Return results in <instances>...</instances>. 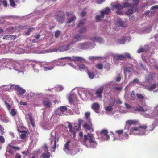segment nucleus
<instances>
[{
  "mask_svg": "<svg viewBox=\"0 0 158 158\" xmlns=\"http://www.w3.org/2000/svg\"><path fill=\"white\" fill-rule=\"evenodd\" d=\"M136 122L134 120H128L126 122V126L124 130H127V133L129 132L130 134L136 135H143L148 134L149 131L146 130L147 126L144 125L139 127H131V125L135 124Z\"/></svg>",
  "mask_w": 158,
  "mask_h": 158,
  "instance_id": "f257e3e1",
  "label": "nucleus"
},
{
  "mask_svg": "<svg viewBox=\"0 0 158 158\" xmlns=\"http://www.w3.org/2000/svg\"><path fill=\"white\" fill-rule=\"evenodd\" d=\"M79 135L81 143L87 148H94L97 146V143L93 134H88L83 136V133L80 132Z\"/></svg>",
  "mask_w": 158,
  "mask_h": 158,
  "instance_id": "f03ea898",
  "label": "nucleus"
},
{
  "mask_svg": "<svg viewBox=\"0 0 158 158\" xmlns=\"http://www.w3.org/2000/svg\"><path fill=\"white\" fill-rule=\"evenodd\" d=\"M71 61H79L80 62H85V60L84 58L79 57L72 56L71 57H61L57 60H55L52 61L53 65L55 66H64L65 65V62Z\"/></svg>",
  "mask_w": 158,
  "mask_h": 158,
  "instance_id": "7ed1b4c3",
  "label": "nucleus"
},
{
  "mask_svg": "<svg viewBox=\"0 0 158 158\" xmlns=\"http://www.w3.org/2000/svg\"><path fill=\"white\" fill-rule=\"evenodd\" d=\"M32 62L27 60H22L12 62V68L9 67L10 70L13 69L18 73L23 72L25 66L27 65H31Z\"/></svg>",
  "mask_w": 158,
  "mask_h": 158,
  "instance_id": "20e7f679",
  "label": "nucleus"
},
{
  "mask_svg": "<svg viewBox=\"0 0 158 158\" xmlns=\"http://www.w3.org/2000/svg\"><path fill=\"white\" fill-rule=\"evenodd\" d=\"M32 67L34 71L37 72L39 70L37 69L36 68L40 66L41 67L43 68V70L44 71H48L54 69V65H53L52 62H47L46 61L41 62H32L31 63Z\"/></svg>",
  "mask_w": 158,
  "mask_h": 158,
  "instance_id": "39448f33",
  "label": "nucleus"
},
{
  "mask_svg": "<svg viewBox=\"0 0 158 158\" xmlns=\"http://www.w3.org/2000/svg\"><path fill=\"white\" fill-rule=\"evenodd\" d=\"M110 132L113 135L114 141L125 140L128 138V135L126 131L122 135L123 132L122 130L116 131L115 134H113L112 132Z\"/></svg>",
  "mask_w": 158,
  "mask_h": 158,
  "instance_id": "423d86ee",
  "label": "nucleus"
},
{
  "mask_svg": "<svg viewBox=\"0 0 158 158\" xmlns=\"http://www.w3.org/2000/svg\"><path fill=\"white\" fill-rule=\"evenodd\" d=\"M51 147L52 148L51 151L54 152L55 151V149L56 147L58 146L57 143L59 141V138L57 135L55 131H52L51 134V137L50 138Z\"/></svg>",
  "mask_w": 158,
  "mask_h": 158,
  "instance_id": "0eeeda50",
  "label": "nucleus"
},
{
  "mask_svg": "<svg viewBox=\"0 0 158 158\" xmlns=\"http://www.w3.org/2000/svg\"><path fill=\"white\" fill-rule=\"evenodd\" d=\"M135 110L142 112L144 117L146 118H150L151 117V113H149V109L145 105H143V106H139L135 108Z\"/></svg>",
  "mask_w": 158,
  "mask_h": 158,
  "instance_id": "6e6552de",
  "label": "nucleus"
},
{
  "mask_svg": "<svg viewBox=\"0 0 158 158\" xmlns=\"http://www.w3.org/2000/svg\"><path fill=\"white\" fill-rule=\"evenodd\" d=\"M83 120L81 119H79L78 120V126H75L73 129L72 128V125L71 123H69L68 125V127L70 132L73 135V137L75 136V134L76 131L80 129L81 126L83 123Z\"/></svg>",
  "mask_w": 158,
  "mask_h": 158,
  "instance_id": "1a4fd4ad",
  "label": "nucleus"
},
{
  "mask_svg": "<svg viewBox=\"0 0 158 158\" xmlns=\"http://www.w3.org/2000/svg\"><path fill=\"white\" fill-rule=\"evenodd\" d=\"M95 44L93 42H84L78 44L77 47L78 48L81 49L86 50L89 48H92L95 46Z\"/></svg>",
  "mask_w": 158,
  "mask_h": 158,
  "instance_id": "9d476101",
  "label": "nucleus"
},
{
  "mask_svg": "<svg viewBox=\"0 0 158 158\" xmlns=\"http://www.w3.org/2000/svg\"><path fill=\"white\" fill-rule=\"evenodd\" d=\"M19 86L11 84L8 85H4L0 87V90L3 91H10L15 90L16 91Z\"/></svg>",
  "mask_w": 158,
  "mask_h": 158,
  "instance_id": "9b49d317",
  "label": "nucleus"
},
{
  "mask_svg": "<svg viewBox=\"0 0 158 158\" xmlns=\"http://www.w3.org/2000/svg\"><path fill=\"white\" fill-rule=\"evenodd\" d=\"M55 16L56 20L60 23H62L65 19L64 13L61 11L56 12Z\"/></svg>",
  "mask_w": 158,
  "mask_h": 158,
  "instance_id": "f8f14e48",
  "label": "nucleus"
},
{
  "mask_svg": "<svg viewBox=\"0 0 158 158\" xmlns=\"http://www.w3.org/2000/svg\"><path fill=\"white\" fill-rule=\"evenodd\" d=\"M82 95L86 96L87 99L92 100L96 98V97L94 94L93 91L91 89L85 90V94H83Z\"/></svg>",
  "mask_w": 158,
  "mask_h": 158,
  "instance_id": "ddd939ff",
  "label": "nucleus"
},
{
  "mask_svg": "<svg viewBox=\"0 0 158 158\" xmlns=\"http://www.w3.org/2000/svg\"><path fill=\"white\" fill-rule=\"evenodd\" d=\"M19 149L18 147L13 146L11 144H9L7 148L6 155L9 154L12 155L14 153L16 150Z\"/></svg>",
  "mask_w": 158,
  "mask_h": 158,
  "instance_id": "4468645a",
  "label": "nucleus"
},
{
  "mask_svg": "<svg viewBox=\"0 0 158 158\" xmlns=\"http://www.w3.org/2000/svg\"><path fill=\"white\" fill-rule=\"evenodd\" d=\"M85 36L83 35L79 34H77L74 35L73 37V40L70 42V44L72 45L74 44L76 42L81 41L84 39Z\"/></svg>",
  "mask_w": 158,
  "mask_h": 158,
  "instance_id": "2eb2a0df",
  "label": "nucleus"
},
{
  "mask_svg": "<svg viewBox=\"0 0 158 158\" xmlns=\"http://www.w3.org/2000/svg\"><path fill=\"white\" fill-rule=\"evenodd\" d=\"M129 0H128L127 2H129ZM123 6L120 4L112 5L111 8H112L113 10L114 9V8L118 10H121L123 8H126L130 5L128 2L123 3Z\"/></svg>",
  "mask_w": 158,
  "mask_h": 158,
  "instance_id": "dca6fc26",
  "label": "nucleus"
},
{
  "mask_svg": "<svg viewBox=\"0 0 158 158\" xmlns=\"http://www.w3.org/2000/svg\"><path fill=\"white\" fill-rule=\"evenodd\" d=\"M5 103L6 108L9 111L11 115L12 116H14L16 115L17 111L16 109L13 108L11 110V106L9 104L7 103V101H5Z\"/></svg>",
  "mask_w": 158,
  "mask_h": 158,
  "instance_id": "f3484780",
  "label": "nucleus"
},
{
  "mask_svg": "<svg viewBox=\"0 0 158 158\" xmlns=\"http://www.w3.org/2000/svg\"><path fill=\"white\" fill-rule=\"evenodd\" d=\"M115 84L113 81H110L106 83L104 85L106 86H109L110 88L112 87L113 89L114 90L120 91L122 89V88L121 87L115 86Z\"/></svg>",
  "mask_w": 158,
  "mask_h": 158,
  "instance_id": "a211bd4d",
  "label": "nucleus"
},
{
  "mask_svg": "<svg viewBox=\"0 0 158 158\" xmlns=\"http://www.w3.org/2000/svg\"><path fill=\"white\" fill-rule=\"evenodd\" d=\"M72 46V44H70V43L67 45H64L59 47L58 49H55L54 51L56 52H61L65 51L68 50L69 48V47Z\"/></svg>",
  "mask_w": 158,
  "mask_h": 158,
  "instance_id": "6ab92c4d",
  "label": "nucleus"
},
{
  "mask_svg": "<svg viewBox=\"0 0 158 158\" xmlns=\"http://www.w3.org/2000/svg\"><path fill=\"white\" fill-rule=\"evenodd\" d=\"M104 90V87H101L98 89L94 93L96 98H101L102 97V92Z\"/></svg>",
  "mask_w": 158,
  "mask_h": 158,
  "instance_id": "aec40b11",
  "label": "nucleus"
},
{
  "mask_svg": "<svg viewBox=\"0 0 158 158\" xmlns=\"http://www.w3.org/2000/svg\"><path fill=\"white\" fill-rule=\"evenodd\" d=\"M110 99L111 101L109 102V104L110 106H108L105 108V110L107 112H110L112 111L113 108L112 106H113L115 103V99L114 97H111Z\"/></svg>",
  "mask_w": 158,
  "mask_h": 158,
  "instance_id": "412c9836",
  "label": "nucleus"
},
{
  "mask_svg": "<svg viewBox=\"0 0 158 158\" xmlns=\"http://www.w3.org/2000/svg\"><path fill=\"white\" fill-rule=\"evenodd\" d=\"M108 132L107 130H103L101 133L102 139L104 140H108L110 139V136L108 134Z\"/></svg>",
  "mask_w": 158,
  "mask_h": 158,
  "instance_id": "4be33fe9",
  "label": "nucleus"
},
{
  "mask_svg": "<svg viewBox=\"0 0 158 158\" xmlns=\"http://www.w3.org/2000/svg\"><path fill=\"white\" fill-rule=\"evenodd\" d=\"M129 5H130V6L127 7L129 9L126 12V14L127 15L132 13L133 11H136L138 9L136 5L131 6V4L130 3Z\"/></svg>",
  "mask_w": 158,
  "mask_h": 158,
  "instance_id": "5701e85b",
  "label": "nucleus"
},
{
  "mask_svg": "<svg viewBox=\"0 0 158 158\" xmlns=\"http://www.w3.org/2000/svg\"><path fill=\"white\" fill-rule=\"evenodd\" d=\"M71 142V140H69L64 145V151L67 154H69L71 151V149L69 146V143Z\"/></svg>",
  "mask_w": 158,
  "mask_h": 158,
  "instance_id": "b1692460",
  "label": "nucleus"
},
{
  "mask_svg": "<svg viewBox=\"0 0 158 158\" xmlns=\"http://www.w3.org/2000/svg\"><path fill=\"white\" fill-rule=\"evenodd\" d=\"M131 39V38L129 36L124 37L119 39L118 40V43L121 44H123L126 41L129 42Z\"/></svg>",
  "mask_w": 158,
  "mask_h": 158,
  "instance_id": "393cba45",
  "label": "nucleus"
},
{
  "mask_svg": "<svg viewBox=\"0 0 158 158\" xmlns=\"http://www.w3.org/2000/svg\"><path fill=\"white\" fill-rule=\"evenodd\" d=\"M12 60L10 59L3 58L0 60V63H2L3 66H5L4 65L5 64L9 65L12 64Z\"/></svg>",
  "mask_w": 158,
  "mask_h": 158,
  "instance_id": "a878e982",
  "label": "nucleus"
},
{
  "mask_svg": "<svg viewBox=\"0 0 158 158\" xmlns=\"http://www.w3.org/2000/svg\"><path fill=\"white\" fill-rule=\"evenodd\" d=\"M68 99L69 103H73L76 99V95L75 93L73 92L72 91L71 92Z\"/></svg>",
  "mask_w": 158,
  "mask_h": 158,
  "instance_id": "bb28decb",
  "label": "nucleus"
},
{
  "mask_svg": "<svg viewBox=\"0 0 158 158\" xmlns=\"http://www.w3.org/2000/svg\"><path fill=\"white\" fill-rule=\"evenodd\" d=\"M15 52L18 54H21L25 53H28V51L25 50V49H23L20 47H17L15 49Z\"/></svg>",
  "mask_w": 158,
  "mask_h": 158,
  "instance_id": "cd10ccee",
  "label": "nucleus"
},
{
  "mask_svg": "<svg viewBox=\"0 0 158 158\" xmlns=\"http://www.w3.org/2000/svg\"><path fill=\"white\" fill-rule=\"evenodd\" d=\"M155 75V73H150L147 77H145V79L147 81V82L150 83L153 80V77Z\"/></svg>",
  "mask_w": 158,
  "mask_h": 158,
  "instance_id": "c85d7f7f",
  "label": "nucleus"
},
{
  "mask_svg": "<svg viewBox=\"0 0 158 158\" xmlns=\"http://www.w3.org/2000/svg\"><path fill=\"white\" fill-rule=\"evenodd\" d=\"M0 51L2 53L5 54L7 52L6 48V44H0Z\"/></svg>",
  "mask_w": 158,
  "mask_h": 158,
  "instance_id": "c756f323",
  "label": "nucleus"
},
{
  "mask_svg": "<svg viewBox=\"0 0 158 158\" xmlns=\"http://www.w3.org/2000/svg\"><path fill=\"white\" fill-rule=\"evenodd\" d=\"M91 40L94 42H97L100 43H103L104 42V40L103 38L98 37H92L91 38Z\"/></svg>",
  "mask_w": 158,
  "mask_h": 158,
  "instance_id": "7c9ffc66",
  "label": "nucleus"
},
{
  "mask_svg": "<svg viewBox=\"0 0 158 158\" xmlns=\"http://www.w3.org/2000/svg\"><path fill=\"white\" fill-rule=\"evenodd\" d=\"M110 10V8H106L101 11V18H103L105 15H107L109 14Z\"/></svg>",
  "mask_w": 158,
  "mask_h": 158,
  "instance_id": "2f4dec72",
  "label": "nucleus"
},
{
  "mask_svg": "<svg viewBox=\"0 0 158 158\" xmlns=\"http://www.w3.org/2000/svg\"><path fill=\"white\" fill-rule=\"evenodd\" d=\"M99 107V105L96 103H94L92 106V108L97 113H99L100 111L98 110Z\"/></svg>",
  "mask_w": 158,
  "mask_h": 158,
  "instance_id": "473e14b6",
  "label": "nucleus"
},
{
  "mask_svg": "<svg viewBox=\"0 0 158 158\" xmlns=\"http://www.w3.org/2000/svg\"><path fill=\"white\" fill-rule=\"evenodd\" d=\"M148 50V45H145L143 48L142 47H140L137 50V52L138 53H140L142 52H147Z\"/></svg>",
  "mask_w": 158,
  "mask_h": 158,
  "instance_id": "72a5a7b5",
  "label": "nucleus"
},
{
  "mask_svg": "<svg viewBox=\"0 0 158 158\" xmlns=\"http://www.w3.org/2000/svg\"><path fill=\"white\" fill-rule=\"evenodd\" d=\"M79 70L81 71H85L86 72H88V69L87 67L83 64H80L78 65Z\"/></svg>",
  "mask_w": 158,
  "mask_h": 158,
  "instance_id": "f704fd0d",
  "label": "nucleus"
},
{
  "mask_svg": "<svg viewBox=\"0 0 158 158\" xmlns=\"http://www.w3.org/2000/svg\"><path fill=\"white\" fill-rule=\"evenodd\" d=\"M124 23L122 20L120 19H118L115 23V25L116 26L119 27H123L124 26Z\"/></svg>",
  "mask_w": 158,
  "mask_h": 158,
  "instance_id": "c9c22d12",
  "label": "nucleus"
},
{
  "mask_svg": "<svg viewBox=\"0 0 158 158\" xmlns=\"http://www.w3.org/2000/svg\"><path fill=\"white\" fill-rule=\"evenodd\" d=\"M32 115V114L31 113H29L27 114V116H28L32 126L34 127L35 126V121L34 119L33 118Z\"/></svg>",
  "mask_w": 158,
  "mask_h": 158,
  "instance_id": "e433bc0d",
  "label": "nucleus"
},
{
  "mask_svg": "<svg viewBox=\"0 0 158 158\" xmlns=\"http://www.w3.org/2000/svg\"><path fill=\"white\" fill-rule=\"evenodd\" d=\"M113 56L114 59L116 60L124 59L125 57L123 55H119L118 54H115L113 55Z\"/></svg>",
  "mask_w": 158,
  "mask_h": 158,
  "instance_id": "4c0bfd02",
  "label": "nucleus"
},
{
  "mask_svg": "<svg viewBox=\"0 0 158 158\" xmlns=\"http://www.w3.org/2000/svg\"><path fill=\"white\" fill-rule=\"evenodd\" d=\"M156 85L155 84H153L151 85L150 87L148 86H144V88L148 89L149 91H152L156 87Z\"/></svg>",
  "mask_w": 158,
  "mask_h": 158,
  "instance_id": "58836bf2",
  "label": "nucleus"
},
{
  "mask_svg": "<svg viewBox=\"0 0 158 158\" xmlns=\"http://www.w3.org/2000/svg\"><path fill=\"white\" fill-rule=\"evenodd\" d=\"M17 94L18 95H22L26 91L25 89L19 86L16 90Z\"/></svg>",
  "mask_w": 158,
  "mask_h": 158,
  "instance_id": "ea45409f",
  "label": "nucleus"
},
{
  "mask_svg": "<svg viewBox=\"0 0 158 158\" xmlns=\"http://www.w3.org/2000/svg\"><path fill=\"white\" fill-rule=\"evenodd\" d=\"M0 120L3 122L7 123L9 121V118L6 116L2 115L0 117Z\"/></svg>",
  "mask_w": 158,
  "mask_h": 158,
  "instance_id": "a19ab883",
  "label": "nucleus"
},
{
  "mask_svg": "<svg viewBox=\"0 0 158 158\" xmlns=\"http://www.w3.org/2000/svg\"><path fill=\"white\" fill-rule=\"evenodd\" d=\"M44 104L48 107H50L51 105V102L48 99H45L43 101Z\"/></svg>",
  "mask_w": 158,
  "mask_h": 158,
  "instance_id": "79ce46f5",
  "label": "nucleus"
},
{
  "mask_svg": "<svg viewBox=\"0 0 158 158\" xmlns=\"http://www.w3.org/2000/svg\"><path fill=\"white\" fill-rule=\"evenodd\" d=\"M158 9V5H154L152 6L150 9L151 10V14H154L156 11Z\"/></svg>",
  "mask_w": 158,
  "mask_h": 158,
  "instance_id": "37998d69",
  "label": "nucleus"
},
{
  "mask_svg": "<svg viewBox=\"0 0 158 158\" xmlns=\"http://www.w3.org/2000/svg\"><path fill=\"white\" fill-rule=\"evenodd\" d=\"M76 19V17L74 15H73L71 17V18H69L68 19L67 23H71L74 22L75 19Z\"/></svg>",
  "mask_w": 158,
  "mask_h": 158,
  "instance_id": "c03bdc74",
  "label": "nucleus"
},
{
  "mask_svg": "<svg viewBox=\"0 0 158 158\" xmlns=\"http://www.w3.org/2000/svg\"><path fill=\"white\" fill-rule=\"evenodd\" d=\"M15 30V28L13 27L8 28L6 29V31L8 33H11L13 32Z\"/></svg>",
  "mask_w": 158,
  "mask_h": 158,
  "instance_id": "a18cd8bd",
  "label": "nucleus"
},
{
  "mask_svg": "<svg viewBox=\"0 0 158 158\" xmlns=\"http://www.w3.org/2000/svg\"><path fill=\"white\" fill-rule=\"evenodd\" d=\"M55 114L56 115L61 116L63 114L61 112L59 108H58L55 110Z\"/></svg>",
  "mask_w": 158,
  "mask_h": 158,
  "instance_id": "49530a36",
  "label": "nucleus"
},
{
  "mask_svg": "<svg viewBox=\"0 0 158 158\" xmlns=\"http://www.w3.org/2000/svg\"><path fill=\"white\" fill-rule=\"evenodd\" d=\"M83 94H85V91L84 93H81L80 94V93H78V94L80 96V98L83 100H86L87 99V98L86 96H84L82 95Z\"/></svg>",
  "mask_w": 158,
  "mask_h": 158,
  "instance_id": "de8ad7c7",
  "label": "nucleus"
},
{
  "mask_svg": "<svg viewBox=\"0 0 158 158\" xmlns=\"http://www.w3.org/2000/svg\"><path fill=\"white\" fill-rule=\"evenodd\" d=\"M133 69V67L132 66H131V67H127L126 68L125 70V73H126L127 72L128 73L131 71Z\"/></svg>",
  "mask_w": 158,
  "mask_h": 158,
  "instance_id": "09e8293b",
  "label": "nucleus"
},
{
  "mask_svg": "<svg viewBox=\"0 0 158 158\" xmlns=\"http://www.w3.org/2000/svg\"><path fill=\"white\" fill-rule=\"evenodd\" d=\"M88 75L89 77L91 79H93L95 76L93 72H89L88 70L87 72Z\"/></svg>",
  "mask_w": 158,
  "mask_h": 158,
  "instance_id": "8fccbe9b",
  "label": "nucleus"
},
{
  "mask_svg": "<svg viewBox=\"0 0 158 158\" xmlns=\"http://www.w3.org/2000/svg\"><path fill=\"white\" fill-rule=\"evenodd\" d=\"M86 30V28L85 27H83L79 29L78 32L80 34L85 33Z\"/></svg>",
  "mask_w": 158,
  "mask_h": 158,
  "instance_id": "3c124183",
  "label": "nucleus"
},
{
  "mask_svg": "<svg viewBox=\"0 0 158 158\" xmlns=\"http://www.w3.org/2000/svg\"><path fill=\"white\" fill-rule=\"evenodd\" d=\"M86 21L85 19H83L80 21L79 23L77 25L78 27H80L83 25Z\"/></svg>",
  "mask_w": 158,
  "mask_h": 158,
  "instance_id": "603ef678",
  "label": "nucleus"
},
{
  "mask_svg": "<svg viewBox=\"0 0 158 158\" xmlns=\"http://www.w3.org/2000/svg\"><path fill=\"white\" fill-rule=\"evenodd\" d=\"M139 64L140 69L143 70H146V68L145 65L143 64L141 62H139Z\"/></svg>",
  "mask_w": 158,
  "mask_h": 158,
  "instance_id": "864d4df0",
  "label": "nucleus"
},
{
  "mask_svg": "<svg viewBox=\"0 0 158 158\" xmlns=\"http://www.w3.org/2000/svg\"><path fill=\"white\" fill-rule=\"evenodd\" d=\"M59 108L63 114H64V113L67 110V108L65 106H61Z\"/></svg>",
  "mask_w": 158,
  "mask_h": 158,
  "instance_id": "5fc2aeb1",
  "label": "nucleus"
},
{
  "mask_svg": "<svg viewBox=\"0 0 158 158\" xmlns=\"http://www.w3.org/2000/svg\"><path fill=\"white\" fill-rule=\"evenodd\" d=\"M40 35H38L36 36L35 39H33L32 40V42L33 43H35L38 42L39 41V38L40 37Z\"/></svg>",
  "mask_w": 158,
  "mask_h": 158,
  "instance_id": "6e6d98bb",
  "label": "nucleus"
},
{
  "mask_svg": "<svg viewBox=\"0 0 158 158\" xmlns=\"http://www.w3.org/2000/svg\"><path fill=\"white\" fill-rule=\"evenodd\" d=\"M50 156V153L49 152L44 153L43 154V157L44 158H49Z\"/></svg>",
  "mask_w": 158,
  "mask_h": 158,
  "instance_id": "4d7b16f0",
  "label": "nucleus"
},
{
  "mask_svg": "<svg viewBox=\"0 0 158 158\" xmlns=\"http://www.w3.org/2000/svg\"><path fill=\"white\" fill-rule=\"evenodd\" d=\"M139 0H132V2L134 3L133 4H131V6H134L136 5L137 7V5L138 4Z\"/></svg>",
  "mask_w": 158,
  "mask_h": 158,
  "instance_id": "13d9d810",
  "label": "nucleus"
},
{
  "mask_svg": "<svg viewBox=\"0 0 158 158\" xmlns=\"http://www.w3.org/2000/svg\"><path fill=\"white\" fill-rule=\"evenodd\" d=\"M96 67L97 68L101 69H102L103 66L101 63H98L96 64Z\"/></svg>",
  "mask_w": 158,
  "mask_h": 158,
  "instance_id": "bf43d9fd",
  "label": "nucleus"
},
{
  "mask_svg": "<svg viewBox=\"0 0 158 158\" xmlns=\"http://www.w3.org/2000/svg\"><path fill=\"white\" fill-rule=\"evenodd\" d=\"M63 89L64 88L62 86H58L56 88H55L54 89L55 90H56L58 91H61L62 90H63Z\"/></svg>",
  "mask_w": 158,
  "mask_h": 158,
  "instance_id": "052dcab7",
  "label": "nucleus"
},
{
  "mask_svg": "<svg viewBox=\"0 0 158 158\" xmlns=\"http://www.w3.org/2000/svg\"><path fill=\"white\" fill-rule=\"evenodd\" d=\"M90 124H91V123H90ZM83 127L86 129L89 130L91 128V124H87V123H85Z\"/></svg>",
  "mask_w": 158,
  "mask_h": 158,
  "instance_id": "680f3d73",
  "label": "nucleus"
},
{
  "mask_svg": "<svg viewBox=\"0 0 158 158\" xmlns=\"http://www.w3.org/2000/svg\"><path fill=\"white\" fill-rule=\"evenodd\" d=\"M151 27H148L146 28L144 30V31L143 32H146V33H149L151 31Z\"/></svg>",
  "mask_w": 158,
  "mask_h": 158,
  "instance_id": "e2e57ef3",
  "label": "nucleus"
},
{
  "mask_svg": "<svg viewBox=\"0 0 158 158\" xmlns=\"http://www.w3.org/2000/svg\"><path fill=\"white\" fill-rule=\"evenodd\" d=\"M123 55L124 56V57H125L124 59L126 58H128L129 59L131 58V57L130 56V54L127 52L125 53Z\"/></svg>",
  "mask_w": 158,
  "mask_h": 158,
  "instance_id": "0e129e2a",
  "label": "nucleus"
},
{
  "mask_svg": "<svg viewBox=\"0 0 158 158\" xmlns=\"http://www.w3.org/2000/svg\"><path fill=\"white\" fill-rule=\"evenodd\" d=\"M139 81V80L137 78H135V79H134L132 81L130 82V83L128 85H132V84L133 83H138Z\"/></svg>",
  "mask_w": 158,
  "mask_h": 158,
  "instance_id": "69168bd1",
  "label": "nucleus"
},
{
  "mask_svg": "<svg viewBox=\"0 0 158 158\" xmlns=\"http://www.w3.org/2000/svg\"><path fill=\"white\" fill-rule=\"evenodd\" d=\"M11 6L14 7L15 6V1L14 0H10Z\"/></svg>",
  "mask_w": 158,
  "mask_h": 158,
  "instance_id": "338daca9",
  "label": "nucleus"
},
{
  "mask_svg": "<svg viewBox=\"0 0 158 158\" xmlns=\"http://www.w3.org/2000/svg\"><path fill=\"white\" fill-rule=\"evenodd\" d=\"M105 68L107 70L110 68V64L109 63H106L104 66Z\"/></svg>",
  "mask_w": 158,
  "mask_h": 158,
  "instance_id": "774afa93",
  "label": "nucleus"
}]
</instances>
